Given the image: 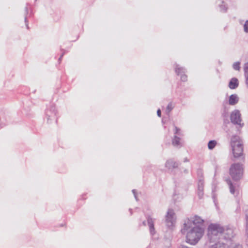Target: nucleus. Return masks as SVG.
<instances>
[{"label":"nucleus","mask_w":248,"mask_h":248,"mask_svg":"<svg viewBox=\"0 0 248 248\" xmlns=\"http://www.w3.org/2000/svg\"><path fill=\"white\" fill-rule=\"evenodd\" d=\"M204 228L199 226H192L184 225L181 229L183 234L186 233V242L192 245H195L201 239L204 233Z\"/></svg>","instance_id":"1"},{"label":"nucleus","mask_w":248,"mask_h":248,"mask_svg":"<svg viewBox=\"0 0 248 248\" xmlns=\"http://www.w3.org/2000/svg\"><path fill=\"white\" fill-rule=\"evenodd\" d=\"M224 232V228L217 223H211L208 227L207 241L218 242L222 241V233Z\"/></svg>","instance_id":"2"},{"label":"nucleus","mask_w":248,"mask_h":248,"mask_svg":"<svg viewBox=\"0 0 248 248\" xmlns=\"http://www.w3.org/2000/svg\"><path fill=\"white\" fill-rule=\"evenodd\" d=\"M230 144L233 157L235 158H241L244 161L245 157L243 154V146L240 137L236 135L233 136L231 138Z\"/></svg>","instance_id":"3"},{"label":"nucleus","mask_w":248,"mask_h":248,"mask_svg":"<svg viewBox=\"0 0 248 248\" xmlns=\"http://www.w3.org/2000/svg\"><path fill=\"white\" fill-rule=\"evenodd\" d=\"M243 165L239 163H233L229 169V174L233 180L237 181L240 180L243 175Z\"/></svg>","instance_id":"4"},{"label":"nucleus","mask_w":248,"mask_h":248,"mask_svg":"<svg viewBox=\"0 0 248 248\" xmlns=\"http://www.w3.org/2000/svg\"><path fill=\"white\" fill-rule=\"evenodd\" d=\"M230 120L233 124L239 125V127L241 128L244 125V124L242 123V120L240 111L238 109H235L232 112Z\"/></svg>","instance_id":"5"},{"label":"nucleus","mask_w":248,"mask_h":248,"mask_svg":"<svg viewBox=\"0 0 248 248\" xmlns=\"http://www.w3.org/2000/svg\"><path fill=\"white\" fill-rule=\"evenodd\" d=\"M203 222L204 220L201 217L195 215L193 217L187 218L185 221L184 225L203 227Z\"/></svg>","instance_id":"6"},{"label":"nucleus","mask_w":248,"mask_h":248,"mask_svg":"<svg viewBox=\"0 0 248 248\" xmlns=\"http://www.w3.org/2000/svg\"><path fill=\"white\" fill-rule=\"evenodd\" d=\"M56 114L57 111L54 105H51L49 108H47L46 110V118L48 123H51L53 120H56Z\"/></svg>","instance_id":"7"},{"label":"nucleus","mask_w":248,"mask_h":248,"mask_svg":"<svg viewBox=\"0 0 248 248\" xmlns=\"http://www.w3.org/2000/svg\"><path fill=\"white\" fill-rule=\"evenodd\" d=\"M235 234L232 228L228 227L225 229L224 228V232L222 233V241H223V239L226 242L231 241L232 239L235 236Z\"/></svg>","instance_id":"8"},{"label":"nucleus","mask_w":248,"mask_h":248,"mask_svg":"<svg viewBox=\"0 0 248 248\" xmlns=\"http://www.w3.org/2000/svg\"><path fill=\"white\" fill-rule=\"evenodd\" d=\"M174 215L175 213L173 210L172 209H168L166 215V223L168 227L173 226L175 221Z\"/></svg>","instance_id":"9"},{"label":"nucleus","mask_w":248,"mask_h":248,"mask_svg":"<svg viewBox=\"0 0 248 248\" xmlns=\"http://www.w3.org/2000/svg\"><path fill=\"white\" fill-rule=\"evenodd\" d=\"M227 244L219 240L218 242L207 241L205 244V248H226Z\"/></svg>","instance_id":"10"},{"label":"nucleus","mask_w":248,"mask_h":248,"mask_svg":"<svg viewBox=\"0 0 248 248\" xmlns=\"http://www.w3.org/2000/svg\"><path fill=\"white\" fill-rule=\"evenodd\" d=\"M175 71L177 75L180 76L181 79L182 81L187 80V76L185 74L186 70L184 67H181L179 65L176 64L175 65Z\"/></svg>","instance_id":"11"},{"label":"nucleus","mask_w":248,"mask_h":248,"mask_svg":"<svg viewBox=\"0 0 248 248\" xmlns=\"http://www.w3.org/2000/svg\"><path fill=\"white\" fill-rule=\"evenodd\" d=\"M180 163L175 161L173 159L170 158L167 160L165 163V167L169 170H172L178 168Z\"/></svg>","instance_id":"12"},{"label":"nucleus","mask_w":248,"mask_h":248,"mask_svg":"<svg viewBox=\"0 0 248 248\" xmlns=\"http://www.w3.org/2000/svg\"><path fill=\"white\" fill-rule=\"evenodd\" d=\"M197 193L199 199H202L204 195V181L202 179H198Z\"/></svg>","instance_id":"13"},{"label":"nucleus","mask_w":248,"mask_h":248,"mask_svg":"<svg viewBox=\"0 0 248 248\" xmlns=\"http://www.w3.org/2000/svg\"><path fill=\"white\" fill-rule=\"evenodd\" d=\"M148 225L149 228L150 233L151 235L153 236L155 233V231L154 227L155 219L152 218L150 216L147 217Z\"/></svg>","instance_id":"14"},{"label":"nucleus","mask_w":248,"mask_h":248,"mask_svg":"<svg viewBox=\"0 0 248 248\" xmlns=\"http://www.w3.org/2000/svg\"><path fill=\"white\" fill-rule=\"evenodd\" d=\"M227 183L229 186L230 191L234 196H237L239 194L238 186L233 185L231 180H227Z\"/></svg>","instance_id":"15"},{"label":"nucleus","mask_w":248,"mask_h":248,"mask_svg":"<svg viewBox=\"0 0 248 248\" xmlns=\"http://www.w3.org/2000/svg\"><path fill=\"white\" fill-rule=\"evenodd\" d=\"M239 86V81L236 78H232L231 79L228 87L230 89L233 90L237 88Z\"/></svg>","instance_id":"16"},{"label":"nucleus","mask_w":248,"mask_h":248,"mask_svg":"<svg viewBox=\"0 0 248 248\" xmlns=\"http://www.w3.org/2000/svg\"><path fill=\"white\" fill-rule=\"evenodd\" d=\"M239 101V98L236 94H233L230 95L229 99V103L231 105H235Z\"/></svg>","instance_id":"17"},{"label":"nucleus","mask_w":248,"mask_h":248,"mask_svg":"<svg viewBox=\"0 0 248 248\" xmlns=\"http://www.w3.org/2000/svg\"><path fill=\"white\" fill-rule=\"evenodd\" d=\"M172 144L175 147H180L182 146V144L181 142L180 138L176 135H174L172 139Z\"/></svg>","instance_id":"18"},{"label":"nucleus","mask_w":248,"mask_h":248,"mask_svg":"<svg viewBox=\"0 0 248 248\" xmlns=\"http://www.w3.org/2000/svg\"><path fill=\"white\" fill-rule=\"evenodd\" d=\"M245 77L246 78V84L248 88V62L245 63L244 66Z\"/></svg>","instance_id":"19"},{"label":"nucleus","mask_w":248,"mask_h":248,"mask_svg":"<svg viewBox=\"0 0 248 248\" xmlns=\"http://www.w3.org/2000/svg\"><path fill=\"white\" fill-rule=\"evenodd\" d=\"M29 14V10H28V3H27L26 6L25 7V22L26 24V26L28 29H29V25H28V21L27 20V16Z\"/></svg>","instance_id":"20"},{"label":"nucleus","mask_w":248,"mask_h":248,"mask_svg":"<svg viewBox=\"0 0 248 248\" xmlns=\"http://www.w3.org/2000/svg\"><path fill=\"white\" fill-rule=\"evenodd\" d=\"M217 144V142L215 140H210L208 143V147L209 149H213Z\"/></svg>","instance_id":"21"},{"label":"nucleus","mask_w":248,"mask_h":248,"mask_svg":"<svg viewBox=\"0 0 248 248\" xmlns=\"http://www.w3.org/2000/svg\"><path fill=\"white\" fill-rule=\"evenodd\" d=\"M220 10L221 12L225 13L227 12L228 9V7L226 4L224 3V1L221 2V4L219 5Z\"/></svg>","instance_id":"22"},{"label":"nucleus","mask_w":248,"mask_h":248,"mask_svg":"<svg viewBox=\"0 0 248 248\" xmlns=\"http://www.w3.org/2000/svg\"><path fill=\"white\" fill-rule=\"evenodd\" d=\"M232 68L233 69L239 71L240 69V62H236L232 64Z\"/></svg>","instance_id":"23"},{"label":"nucleus","mask_w":248,"mask_h":248,"mask_svg":"<svg viewBox=\"0 0 248 248\" xmlns=\"http://www.w3.org/2000/svg\"><path fill=\"white\" fill-rule=\"evenodd\" d=\"M245 220H246V227H245L246 235H248V212L246 213Z\"/></svg>","instance_id":"24"},{"label":"nucleus","mask_w":248,"mask_h":248,"mask_svg":"<svg viewBox=\"0 0 248 248\" xmlns=\"http://www.w3.org/2000/svg\"><path fill=\"white\" fill-rule=\"evenodd\" d=\"M174 128H175V130H174L175 135H176L177 136H181L182 134H181L180 129L176 126H174Z\"/></svg>","instance_id":"25"},{"label":"nucleus","mask_w":248,"mask_h":248,"mask_svg":"<svg viewBox=\"0 0 248 248\" xmlns=\"http://www.w3.org/2000/svg\"><path fill=\"white\" fill-rule=\"evenodd\" d=\"M228 248H243L242 245L240 244H236L234 243H231V245Z\"/></svg>","instance_id":"26"},{"label":"nucleus","mask_w":248,"mask_h":248,"mask_svg":"<svg viewBox=\"0 0 248 248\" xmlns=\"http://www.w3.org/2000/svg\"><path fill=\"white\" fill-rule=\"evenodd\" d=\"M197 175L199 178V179H202V180H203V171H202V170L199 169L197 170Z\"/></svg>","instance_id":"27"},{"label":"nucleus","mask_w":248,"mask_h":248,"mask_svg":"<svg viewBox=\"0 0 248 248\" xmlns=\"http://www.w3.org/2000/svg\"><path fill=\"white\" fill-rule=\"evenodd\" d=\"M173 108L174 107L172 105V103L170 102L167 107L166 111L168 113H169Z\"/></svg>","instance_id":"28"},{"label":"nucleus","mask_w":248,"mask_h":248,"mask_svg":"<svg viewBox=\"0 0 248 248\" xmlns=\"http://www.w3.org/2000/svg\"><path fill=\"white\" fill-rule=\"evenodd\" d=\"M244 30L246 33H248V20L246 21L244 25Z\"/></svg>","instance_id":"29"},{"label":"nucleus","mask_w":248,"mask_h":248,"mask_svg":"<svg viewBox=\"0 0 248 248\" xmlns=\"http://www.w3.org/2000/svg\"><path fill=\"white\" fill-rule=\"evenodd\" d=\"M237 204L238 205L236 209V212L237 213H239L241 211L240 201H237Z\"/></svg>","instance_id":"30"},{"label":"nucleus","mask_w":248,"mask_h":248,"mask_svg":"<svg viewBox=\"0 0 248 248\" xmlns=\"http://www.w3.org/2000/svg\"><path fill=\"white\" fill-rule=\"evenodd\" d=\"M157 115L158 117H160L161 116V111L160 109H158L157 110Z\"/></svg>","instance_id":"31"},{"label":"nucleus","mask_w":248,"mask_h":248,"mask_svg":"<svg viewBox=\"0 0 248 248\" xmlns=\"http://www.w3.org/2000/svg\"><path fill=\"white\" fill-rule=\"evenodd\" d=\"M132 192L134 195V197L136 199V200L137 201L138 200V199H137V195H136V190L135 189H133L132 190Z\"/></svg>","instance_id":"32"},{"label":"nucleus","mask_w":248,"mask_h":248,"mask_svg":"<svg viewBox=\"0 0 248 248\" xmlns=\"http://www.w3.org/2000/svg\"><path fill=\"white\" fill-rule=\"evenodd\" d=\"M64 54V52L62 53V55H61V56L60 57V58H59V62L61 61V60H62V57H63V56Z\"/></svg>","instance_id":"33"},{"label":"nucleus","mask_w":248,"mask_h":248,"mask_svg":"<svg viewBox=\"0 0 248 248\" xmlns=\"http://www.w3.org/2000/svg\"><path fill=\"white\" fill-rule=\"evenodd\" d=\"M184 161L185 162H187L189 161V160H188V159L187 157H186V158H184Z\"/></svg>","instance_id":"34"},{"label":"nucleus","mask_w":248,"mask_h":248,"mask_svg":"<svg viewBox=\"0 0 248 248\" xmlns=\"http://www.w3.org/2000/svg\"><path fill=\"white\" fill-rule=\"evenodd\" d=\"M247 237H248V239L246 240V245L248 248V235H246Z\"/></svg>","instance_id":"35"},{"label":"nucleus","mask_w":248,"mask_h":248,"mask_svg":"<svg viewBox=\"0 0 248 248\" xmlns=\"http://www.w3.org/2000/svg\"><path fill=\"white\" fill-rule=\"evenodd\" d=\"M213 199H214V201L215 204H216V201H215V195H213Z\"/></svg>","instance_id":"36"},{"label":"nucleus","mask_w":248,"mask_h":248,"mask_svg":"<svg viewBox=\"0 0 248 248\" xmlns=\"http://www.w3.org/2000/svg\"><path fill=\"white\" fill-rule=\"evenodd\" d=\"M142 224H143V225L145 226V225H146V221H143L142 222Z\"/></svg>","instance_id":"37"},{"label":"nucleus","mask_w":248,"mask_h":248,"mask_svg":"<svg viewBox=\"0 0 248 248\" xmlns=\"http://www.w3.org/2000/svg\"><path fill=\"white\" fill-rule=\"evenodd\" d=\"M185 172H186V173H187V172H188L187 170H185Z\"/></svg>","instance_id":"38"},{"label":"nucleus","mask_w":248,"mask_h":248,"mask_svg":"<svg viewBox=\"0 0 248 248\" xmlns=\"http://www.w3.org/2000/svg\"><path fill=\"white\" fill-rule=\"evenodd\" d=\"M129 211H130V214H131H131H132V211H131V209H129Z\"/></svg>","instance_id":"39"}]
</instances>
